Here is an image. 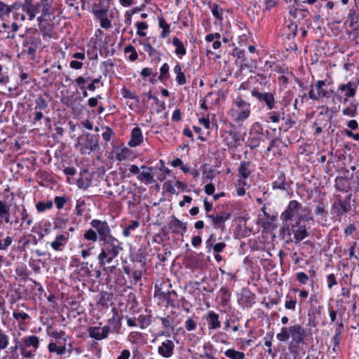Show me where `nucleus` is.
<instances>
[{
    "mask_svg": "<svg viewBox=\"0 0 359 359\" xmlns=\"http://www.w3.org/2000/svg\"><path fill=\"white\" fill-rule=\"evenodd\" d=\"M83 238L95 243L99 239V235L97 230L92 226L91 229L85 231L83 233Z\"/></svg>",
    "mask_w": 359,
    "mask_h": 359,
    "instance_id": "473e14b6",
    "label": "nucleus"
},
{
    "mask_svg": "<svg viewBox=\"0 0 359 359\" xmlns=\"http://www.w3.org/2000/svg\"><path fill=\"white\" fill-rule=\"evenodd\" d=\"M224 355L230 359H244L245 353L241 351H236L234 348H229L224 351Z\"/></svg>",
    "mask_w": 359,
    "mask_h": 359,
    "instance_id": "2f4dec72",
    "label": "nucleus"
},
{
    "mask_svg": "<svg viewBox=\"0 0 359 359\" xmlns=\"http://www.w3.org/2000/svg\"><path fill=\"white\" fill-rule=\"evenodd\" d=\"M215 190V186L213 184L210 183L205 186L204 191L208 195H212L214 194Z\"/></svg>",
    "mask_w": 359,
    "mask_h": 359,
    "instance_id": "774afa93",
    "label": "nucleus"
},
{
    "mask_svg": "<svg viewBox=\"0 0 359 359\" xmlns=\"http://www.w3.org/2000/svg\"><path fill=\"white\" fill-rule=\"evenodd\" d=\"M250 165V162L246 161H241L240 163L238 172L244 180L247 179L251 174Z\"/></svg>",
    "mask_w": 359,
    "mask_h": 359,
    "instance_id": "c756f323",
    "label": "nucleus"
},
{
    "mask_svg": "<svg viewBox=\"0 0 359 359\" xmlns=\"http://www.w3.org/2000/svg\"><path fill=\"white\" fill-rule=\"evenodd\" d=\"M263 133H264L263 127L260 123L255 122L252 125L251 128L250 130V136H252V135L259 136V135H262Z\"/></svg>",
    "mask_w": 359,
    "mask_h": 359,
    "instance_id": "ea45409f",
    "label": "nucleus"
},
{
    "mask_svg": "<svg viewBox=\"0 0 359 359\" xmlns=\"http://www.w3.org/2000/svg\"><path fill=\"white\" fill-rule=\"evenodd\" d=\"M0 218L6 223H10V207L4 201H0Z\"/></svg>",
    "mask_w": 359,
    "mask_h": 359,
    "instance_id": "bb28decb",
    "label": "nucleus"
},
{
    "mask_svg": "<svg viewBox=\"0 0 359 359\" xmlns=\"http://www.w3.org/2000/svg\"><path fill=\"white\" fill-rule=\"evenodd\" d=\"M129 154V150L128 148H123L118 149L116 152V159L118 161H125Z\"/></svg>",
    "mask_w": 359,
    "mask_h": 359,
    "instance_id": "37998d69",
    "label": "nucleus"
},
{
    "mask_svg": "<svg viewBox=\"0 0 359 359\" xmlns=\"http://www.w3.org/2000/svg\"><path fill=\"white\" fill-rule=\"evenodd\" d=\"M90 226L95 229L99 235L101 252L97 256L99 266L107 273L114 272L115 266H107L123 250L122 243L111 234V229L106 221L93 219Z\"/></svg>",
    "mask_w": 359,
    "mask_h": 359,
    "instance_id": "f257e3e1",
    "label": "nucleus"
},
{
    "mask_svg": "<svg viewBox=\"0 0 359 359\" xmlns=\"http://www.w3.org/2000/svg\"><path fill=\"white\" fill-rule=\"evenodd\" d=\"M13 316L16 320L21 319L22 320H25L29 318V315L25 312H14Z\"/></svg>",
    "mask_w": 359,
    "mask_h": 359,
    "instance_id": "69168bd1",
    "label": "nucleus"
},
{
    "mask_svg": "<svg viewBox=\"0 0 359 359\" xmlns=\"http://www.w3.org/2000/svg\"><path fill=\"white\" fill-rule=\"evenodd\" d=\"M210 220L214 229L226 231L225 223L231 219V213L227 211L215 212L211 215H205Z\"/></svg>",
    "mask_w": 359,
    "mask_h": 359,
    "instance_id": "1a4fd4ad",
    "label": "nucleus"
},
{
    "mask_svg": "<svg viewBox=\"0 0 359 359\" xmlns=\"http://www.w3.org/2000/svg\"><path fill=\"white\" fill-rule=\"evenodd\" d=\"M301 208V204L297 201H291L287 206L285 210L281 214L280 218L284 222L287 224L288 221L292 220L294 217H299V210Z\"/></svg>",
    "mask_w": 359,
    "mask_h": 359,
    "instance_id": "9d476101",
    "label": "nucleus"
},
{
    "mask_svg": "<svg viewBox=\"0 0 359 359\" xmlns=\"http://www.w3.org/2000/svg\"><path fill=\"white\" fill-rule=\"evenodd\" d=\"M53 0H25L22 4V11L32 20L39 13L43 15H50Z\"/></svg>",
    "mask_w": 359,
    "mask_h": 359,
    "instance_id": "7ed1b4c3",
    "label": "nucleus"
},
{
    "mask_svg": "<svg viewBox=\"0 0 359 359\" xmlns=\"http://www.w3.org/2000/svg\"><path fill=\"white\" fill-rule=\"evenodd\" d=\"M143 142V135L140 128L135 127L131 131L128 145L131 147L139 146Z\"/></svg>",
    "mask_w": 359,
    "mask_h": 359,
    "instance_id": "a211bd4d",
    "label": "nucleus"
},
{
    "mask_svg": "<svg viewBox=\"0 0 359 359\" xmlns=\"http://www.w3.org/2000/svg\"><path fill=\"white\" fill-rule=\"evenodd\" d=\"M48 351L50 353H56L57 355H64L66 353V347L65 346H57L55 343L51 342L48 346Z\"/></svg>",
    "mask_w": 359,
    "mask_h": 359,
    "instance_id": "4c0bfd02",
    "label": "nucleus"
},
{
    "mask_svg": "<svg viewBox=\"0 0 359 359\" xmlns=\"http://www.w3.org/2000/svg\"><path fill=\"white\" fill-rule=\"evenodd\" d=\"M142 169H147L148 172H142L139 173L137 175V179L140 181H145L148 184H152L154 182V177L150 173V171L152 170L151 168H148L144 165L141 167Z\"/></svg>",
    "mask_w": 359,
    "mask_h": 359,
    "instance_id": "cd10ccee",
    "label": "nucleus"
},
{
    "mask_svg": "<svg viewBox=\"0 0 359 359\" xmlns=\"http://www.w3.org/2000/svg\"><path fill=\"white\" fill-rule=\"evenodd\" d=\"M53 202L48 201L46 202H39L36 204V208L39 212H44L46 210H50L53 208Z\"/></svg>",
    "mask_w": 359,
    "mask_h": 359,
    "instance_id": "a19ab883",
    "label": "nucleus"
},
{
    "mask_svg": "<svg viewBox=\"0 0 359 359\" xmlns=\"http://www.w3.org/2000/svg\"><path fill=\"white\" fill-rule=\"evenodd\" d=\"M359 103L355 101H351L348 106L343 109L342 114L349 117H355L358 114Z\"/></svg>",
    "mask_w": 359,
    "mask_h": 359,
    "instance_id": "393cba45",
    "label": "nucleus"
},
{
    "mask_svg": "<svg viewBox=\"0 0 359 359\" xmlns=\"http://www.w3.org/2000/svg\"><path fill=\"white\" fill-rule=\"evenodd\" d=\"M142 47L143 50L149 54V56H152L154 53H158V52L155 50L150 43L144 42L140 43Z\"/></svg>",
    "mask_w": 359,
    "mask_h": 359,
    "instance_id": "09e8293b",
    "label": "nucleus"
},
{
    "mask_svg": "<svg viewBox=\"0 0 359 359\" xmlns=\"http://www.w3.org/2000/svg\"><path fill=\"white\" fill-rule=\"evenodd\" d=\"M114 135V133L113 130L109 126L104 128V131L102 134L103 140L106 142H109Z\"/></svg>",
    "mask_w": 359,
    "mask_h": 359,
    "instance_id": "3c124183",
    "label": "nucleus"
},
{
    "mask_svg": "<svg viewBox=\"0 0 359 359\" xmlns=\"http://www.w3.org/2000/svg\"><path fill=\"white\" fill-rule=\"evenodd\" d=\"M250 103L244 100L241 96L236 97L229 115L232 118L234 122L240 123L247 120L251 113Z\"/></svg>",
    "mask_w": 359,
    "mask_h": 359,
    "instance_id": "423d86ee",
    "label": "nucleus"
},
{
    "mask_svg": "<svg viewBox=\"0 0 359 359\" xmlns=\"http://www.w3.org/2000/svg\"><path fill=\"white\" fill-rule=\"evenodd\" d=\"M197 322L193 318H189L185 322V327L188 331L194 330L196 328Z\"/></svg>",
    "mask_w": 359,
    "mask_h": 359,
    "instance_id": "13d9d810",
    "label": "nucleus"
},
{
    "mask_svg": "<svg viewBox=\"0 0 359 359\" xmlns=\"http://www.w3.org/2000/svg\"><path fill=\"white\" fill-rule=\"evenodd\" d=\"M174 348V342L170 339H166L158 346V353L162 357L168 358L173 355Z\"/></svg>",
    "mask_w": 359,
    "mask_h": 359,
    "instance_id": "4468645a",
    "label": "nucleus"
},
{
    "mask_svg": "<svg viewBox=\"0 0 359 359\" xmlns=\"http://www.w3.org/2000/svg\"><path fill=\"white\" fill-rule=\"evenodd\" d=\"M349 198L350 196L348 197V200H345L344 201H335L332 205V214L340 217L342 215L348 212L351 209Z\"/></svg>",
    "mask_w": 359,
    "mask_h": 359,
    "instance_id": "f8f14e48",
    "label": "nucleus"
},
{
    "mask_svg": "<svg viewBox=\"0 0 359 359\" xmlns=\"http://www.w3.org/2000/svg\"><path fill=\"white\" fill-rule=\"evenodd\" d=\"M121 95L126 99L135 100L136 102L139 101L138 97L135 93L126 88H123L121 90Z\"/></svg>",
    "mask_w": 359,
    "mask_h": 359,
    "instance_id": "a18cd8bd",
    "label": "nucleus"
},
{
    "mask_svg": "<svg viewBox=\"0 0 359 359\" xmlns=\"http://www.w3.org/2000/svg\"><path fill=\"white\" fill-rule=\"evenodd\" d=\"M160 319L164 328L168 330L172 329L173 319L171 318L169 316L160 318Z\"/></svg>",
    "mask_w": 359,
    "mask_h": 359,
    "instance_id": "49530a36",
    "label": "nucleus"
},
{
    "mask_svg": "<svg viewBox=\"0 0 359 359\" xmlns=\"http://www.w3.org/2000/svg\"><path fill=\"white\" fill-rule=\"evenodd\" d=\"M314 212L316 215H320L323 218L325 217L327 215V211L325 210L323 203H320L316 207Z\"/></svg>",
    "mask_w": 359,
    "mask_h": 359,
    "instance_id": "603ef678",
    "label": "nucleus"
},
{
    "mask_svg": "<svg viewBox=\"0 0 359 359\" xmlns=\"http://www.w3.org/2000/svg\"><path fill=\"white\" fill-rule=\"evenodd\" d=\"M306 336V330L301 325L294 324L283 327L280 332L276 334V338L281 342H285L291 339V343L297 346L304 342Z\"/></svg>",
    "mask_w": 359,
    "mask_h": 359,
    "instance_id": "20e7f679",
    "label": "nucleus"
},
{
    "mask_svg": "<svg viewBox=\"0 0 359 359\" xmlns=\"http://www.w3.org/2000/svg\"><path fill=\"white\" fill-rule=\"evenodd\" d=\"M238 301L240 304L247 306L255 303V297L250 290H243L241 298Z\"/></svg>",
    "mask_w": 359,
    "mask_h": 359,
    "instance_id": "5701e85b",
    "label": "nucleus"
},
{
    "mask_svg": "<svg viewBox=\"0 0 359 359\" xmlns=\"http://www.w3.org/2000/svg\"><path fill=\"white\" fill-rule=\"evenodd\" d=\"M69 241L68 233L57 235L55 240L50 243V246L55 251H62Z\"/></svg>",
    "mask_w": 359,
    "mask_h": 359,
    "instance_id": "f3484780",
    "label": "nucleus"
},
{
    "mask_svg": "<svg viewBox=\"0 0 359 359\" xmlns=\"http://www.w3.org/2000/svg\"><path fill=\"white\" fill-rule=\"evenodd\" d=\"M112 300V294L107 292H101L99 294L98 300L96 302L97 307L99 309H106L109 307V304Z\"/></svg>",
    "mask_w": 359,
    "mask_h": 359,
    "instance_id": "6ab92c4d",
    "label": "nucleus"
},
{
    "mask_svg": "<svg viewBox=\"0 0 359 359\" xmlns=\"http://www.w3.org/2000/svg\"><path fill=\"white\" fill-rule=\"evenodd\" d=\"M230 137V139H226V145L229 147H236L237 144L241 141V135L239 133L229 130L226 132Z\"/></svg>",
    "mask_w": 359,
    "mask_h": 359,
    "instance_id": "b1692460",
    "label": "nucleus"
},
{
    "mask_svg": "<svg viewBox=\"0 0 359 359\" xmlns=\"http://www.w3.org/2000/svg\"><path fill=\"white\" fill-rule=\"evenodd\" d=\"M251 95L252 97L257 98L259 102H264L268 109L271 110L275 108L276 100L273 93L259 92L254 89L251 91Z\"/></svg>",
    "mask_w": 359,
    "mask_h": 359,
    "instance_id": "9b49d317",
    "label": "nucleus"
},
{
    "mask_svg": "<svg viewBox=\"0 0 359 359\" xmlns=\"http://www.w3.org/2000/svg\"><path fill=\"white\" fill-rule=\"evenodd\" d=\"M107 322L108 324L104 327H89L88 329L89 337L95 340L101 341L107 339L110 332H114L118 334L121 328V319H117L114 315Z\"/></svg>",
    "mask_w": 359,
    "mask_h": 359,
    "instance_id": "f03ea898",
    "label": "nucleus"
},
{
    "mask_svg": "<svg viewBox=\"0 0 359 359\" xmlns=\"http://www.w3.org/2000/svg\"><path fill=\"white\" fill-rule=\"evenodd\" d=\"M9 344V337L0 329V349L4 350L6 348Z\"/></svg>",
    "mask_w": 359,
    "mask_h": 359,
    "instance_id": "79ce46f5",
    "label": "nucleus"
},
{
    "mask_svg": "<svg viewBox=\"0 0 359 359\" xmlns=\"http://www.w3.org/2000/svg\"><path fill=\"white\" fill-rule=\"evenodd\" d=\"M37 43L38 40L34 38H30L29 40L24 41L22 43L23 52L34 57L36 50Z\"/></svg>",
    "mask_w": 359,
    "mask_h": 359,
    "instance_id": "aec40b11",
    "label": "nucleus"
},
{
    "mask_svg": "<svg viewBox=\"0 0 359 359\" xmlns=\"http://www.w3.org/2000/svg\"><path fill=\"white\" fill-rule=\"evenodd\" d=\"M169 72V65L167 63H164L160 69V76H158L159 80L165 79Z\"/></svg>",
    "mask_w": 359,
    "mask_h": 359,
    "instance_id": "5fc2aeb1",
    "label": "nucleus"
},
{
    "mask_svg": "<svg viewBox=\"0 0 359 359\" xmlns=\"http://www.w3.org/2000/svg\"><path fill=\"white\" fill-rule=\"evenodd\" d=\"M212 13L215 18L218 19L222 18V9L218 5H213L212 8Z\"/></svg>",
    "mask_w": 359,
    "mask_h": 359,
    "instance_id": "bf43d9fd",
    "label": "nucleus"
},
{
    "mask_svg": "<svg viewBox=\"0 0 359 359\" xmlns=\"http://www.w3.org/2000/svg\"><path fill=\"white\" fill-rule=\"evenodd\" d=\"M79 143L81 145L82 154H90L99 148V135L87 133L79 137Z\"/></svg>",
    "mask_w": 359,
    "mask_h": 359,
    "instance_id": "6e6552de",
    "label": "nucleus"
},
{
    "mask_svg": "<svg viewBox=\"0 0 359 359\" xmlns=\"http://www.w3.org/2000/svg\"><path fill=\"white\" fill-rule=\"evenodd\" d=\"M327 86V81L326 80H318L314 85V87L316 88L317 90V94L319 96L320 99L323 97H330V93L327 90L325 87Z\"/></svg>",
    "mask_w": 359,
    "mask_h": 359,
    "instance_id": "4be33fe9",
    "label": "nucleus"
},
{
    "mask_svg": "<svg viewBox=\"0 0 359 359\" xmlns=\"http://www.w3.org/2000/svg\"><path fill=\"white\" fill-rule=\"evenodd\" d=\"M159 27L163 29L161 36L162 38H166L170 32V27L167 23L164 18H161L159 19Z\"/></svg>",
    "mask_w": 359,
    "mask_h": 359,
    "instance_id": "58836bf2",
    "label": "nucleus"
},
{
    "mask_svg": "<svg viewBox=\"0 0 359 359\" xmlns=\"http://www.w3.org/2000/svg\"><path fill=\"white\" fill-rule=\"evenodd\" d=\"M187 223H184L175 217H172L169 223V228L175 234L183 235L187 231Z\"/></svg>",
    "mask_w": 359,
    "mask_h": 359,
    "instance_id": "2eb2a0df",
    "label": "nucleus"
},
{
    "mask_svg": "<svg viewBox=\"0 0 359 359\" xmlns=\"http://www.w3.org/2000/svg\"><path fill=\"white\" fill-rule=\"evenodd\" d=\"M67 198L65 196H56L54 203L58 209H62L66 203Z\"/></svg>",
    "mask_w": 359,
    "mask_h": 359,
    "instance_id": "6e6d98bb",
    "label": "nucleus"
},
{
    "mask_svg": "<svg viewBox=\"0 0 359 359\" xmlns=\"http://www.w3.org/2000/svg\"><path fill=\"white\" fill-rule=\"evenodd\" d=\"M151 316L150 315L140 314L137 320L142 330L145 329L151 324Z\"/></svg>",
    "mask_w": 359,
    "mask_h": 359,
    "instance_id": "f704fd0d",
    "label": "nucleus"
},
{
    "mask_svg": "<svg viewBox=\"0 0 359 359\" xmlns=\"http://www.w3.org/2000/svg\"><path fill=\"white\" fill-rule=\"evenodd\" d=\"M35 103H36V105L34 107L35 109L43 110V109H45L48 107V103H47L46 100L41 96H39L35 100Z\"/></svg>",
    "mask_w": 359,
    "mask_h": 359,
    "instance_id": "c03bdc74",
    "label": "nucleus"
},
{
    "mask_svg": "<svg viewBox=\"0 0 359 359\" xmlns=\"http://www.w3.org/2000/svg\"><path fill=\"white\" fill-rule=\"evenodd\" d=\"M108 11V7L101 8L99 9H93V12L95 16L100 20L107 16Z\"/></svg>",
    "mask_w": 359,
    "mask_h": 359,
    "instance_id": "de8ad7c7",
    "label": "nucleus"
},
{
    "mask_svg": "<svg viewBox=\"0 0 359 359\" xmlns=\"http://www.w3.org/2000/svg\"><path fill=\"white\" fill-rule=\"evenodd\" d=\"M297 280L302 284L305 285L309 281V276L304 272H299L296 274Z\"/></svg>",
    "mask_w": 359,
    "mask_h": 359,
    "instance_id": "052dcab7",
    "label": "nucleus"
},
{
    "mask_svg": "<svg viewBox=\"0 0 359 359\" xmlns=\"http://www.w3.org/2000/svg\"><path fill=\"white\" fill-rule=\"evenodd\" d=\"M347 180L343 177H337L335 179V188L339 191H347Z\"/></svg>",
    "mask_w": 359,
    "mask_h": 359,
    "instance_id": "c9c22d12",
    "label": "nucleus"
},
{
    "mask_svg": "<svg viewBox=\"0 0 359 359\" xmlns=\"http://www.w3.org/2000/svg\"><path fill=\"white\" fill-rule=\"evenodd\" d=\"M140 224V222L137 220L130 221V224L123 230L122 235L126 238L129 237L131 234V231L138 228Z\"/></svg>",
    "mask_w": 359,
    "mask_h": 359,
    "instance_id": "72a5a7b5",
    "label": "nucleus"
},
{
    "mask_svg": "<svg viewBox=\"0 0 359 359\" xmlns=\"http://www.w3.org/2000/svg\"><path fill=\"white\" fill-rule=\"evenodd\" d=\"M178 302L180 304H181L184 311H186L187 312L189 311V309L188 307L189 305V302L184 297H182L180 299H179Z\"/></svg>",
    "mask_w": 359,
    "mask_h": 359,
    "instance_id": "338daca9",
    "label": "nucleus"
},
{
    "mask_svg": "<svg viewBox=\"0 0 359 359\" xmlns=\"http://www.w3.org/2000/svg\"><path fill=\"white\" fill-rule=\"evenodd\" d=\"M281 233L286 243L292 242V234L294 235L295 243H299L309 236L306 226L302 222V216L297 218L294 224L290 226L284 224L281 229Z\"/></svg>",
    "mask_w": 359,
    "mask_h": 359,
    "instance_id": "39448f33",
    "label": "nucleus"
},
{
    "mask_svg": "<svg viewBox=\"0 0 359 359\" xmlns=\"http://www.w3.org/2000/svg\"><path fill=\"white\" fill-rule=\"evenodd\" d=\"M226 245V243L224 242L217 243L212 246V250L215 252L219 253L224 250Z\"/></svg>",
    "mask_w": 359,
    "mask_h": 359,
    "instance_id": "680f3d73",
    "label": "nucleus"
},
{
    "mask_svg": "<svg viewBox=\"0 0 359 359\" xmlns=\"http://www.w3.org/2000/svg\"><path fill=\"white\" fill-rule=\"evenodd\" d=\"M85 205V201L83 198H79L76 202L75 214L78 216L83 215V207Z\"/></svg>",
    "mask_w": 359,
    "mask_h": 359,
    "instance_id": "8fccbe9b",
    "label": "nucleus"
},
{
    "mask_svg": "<svg viewBox=\"0 0 359 359\" xmlns=\"http://www.w3.org/2000/svg\"><path fill=\"white\" fill-rule=\"evenodd\" d=\"M207 320L210 329L215 330L221 326L219 315L214 311L208 313Z\"/></svg>",
    "mask_w": 359,
    "mask_h": 359,
    "instance_id": "a878e982",
    "label": "nucleus"
},
{
    "mask_svg": "<svg viewBox=\"0 0 359 359\" xmlns=\"http://www.w3.org/2000/svg\"><path fill=\"white\" fill-rule=\"evenodd\" d=\"M20 353L26 358H32L34 352L39 346V339L35 335H31L22 338Z\"/></svg>",
    "mask_w": 359,
    "mask_h": 359,
    "instance_id": "0eeeda50",
    "label": "nucleus"
},
{
    "mask_svg": "<svg viewBox=\"0 0 359 359\" xmlns=\"http://www.w3.org/2000/svg\"><path fill=\"white\" fill-rule=\"evenodd\" d=\"M68 218L63 215L57 216L53 222L55 229H63L68 223Z\"/></svg>",
    "mask_w": 359,
    "mask_h": 359,
    "instance_id": "e433bc0d",
    "label": "nucleus"
},
{
    "mask_svg": "<svg viewBox=\"0 0 359 359\" xmlns=\"http://www.w3.org/2000/svg\"><path fill=\"white\" fill-rule=\"evenodd\" d=\"M289 187L290 184L286 182L285 174L283 172L279 173L277 179L273 182V189L287 191Z\"/></svg>",
    "mask_w": 359,
    "mask_h": 359,
    "instance_id": "412c9836",
    "label": "nucleus"
},
{
    "mask_svg": "<svg viewBox=\"0 0 359 359\" xmlns=\"http://www.w3.org/2000/svg\"><path fill=\"white\" fill-rule=\"evenodd\" d=\"M297 302L294 300L290 296H286L285 307L289 310H294L296 308Z\"/></svg>",
    "mask_w": 359,
    "mask_h": 359,
    "instance_id": "864d4df0",
    "label": "nucleus"
},
{
    "mask_svg": "<svg viewBox=\"0 0 359 359\" xmlns=\"http://www.w3.org/2000/svg\"><path fill=\"white\" fill-rule=\"evenodd\" d=\"M348 20L350 22L349 26L353 28L354 32H357V34H358V15L355 11H351L348 15Z\"/></svg>",
    "mask_w": 359,
    "mask_h": 359,
    "instance_id": "7c9ffc66",
    "label": "nucleus"
},
{
    "mask_svg": "<svg viewBox=\"0 0 359 359\" xmlns=\"http://www.w3.org/2000/svg\"><path fill=\"white\" fill-rule=\"evenodd\" d=\"M100 27L104 29H109L111 27V20L107 16L100 20Z\"/></svg>",
    "mask_w": 359,
    "mask_h": 359,
    "instance_id": "0e129e2a",
    "label": "nucleus"
},
{
    "mask_svg": "<svg viewBox=\"0 0 359 359\" xmlns=\"http://www.w3.org/2000/svg\"><path fill=\"white\" fill-rule=\"evenodd\" d=\"M358 83L355 82L348 81L346 83L341 84L337 89V93H341V95L346 97H353L356 94Z\"/></svg>",
    "mask_w": 359,
    "mask_h": 359,
    "instance_id": "ddd939ff",
    "label": "nucleus"
},
{
    "mask_svg": "<svg viewBox=\"0 0 359 359\" xmlns=\"http://www.w3.org/2000/svg\"><path fill=\"white\" fill-rule=\"evenodd\" d=\"M172 45L176 48L175 53L177 55H184L187 53V50L183 43L177 37L175 36L172 41Z\"/></svg>",
    "mask_w": 359,
    "mask_h": 359,
    "instance_id": "c85d7f7f",
    "label": "nucleus"
},
{
    "mask_svg": "<svg viewBox=\"0 0 359 359\" xmlns=\"http://www.w3.org/2000/svg\"><path fill=\"white\" fill-rule=\"evenodd\" d=\"M328 288L331 289L332 286L337 284L335 276L333 273L329 274L327 277Z\"/></svg>",
    "mask_w": 359,
    "mask_h": 359,
    "instance_id": "e2e57ef3",
    "label": "nucleus"
},
{
    "mask_svg": "<svg viewBox=\"0 0 359 359\" xmlns=\"http://www.w3.org/2000/svg\"><path fill=\"white\" fill-rule=\"evenodd\" d=\"M162 299L166 301L167 305L172 308H179L180 304L178 302V294L175 290H171L168 292H162L161 293Z\"/></svg>",
    "mask_w": 359,
    "mask_h": 359,
    "instance_id": "dca6fc26",
    "label": "nucleus"
},
{
    "mask_svg": "<svg viewBox=\"0 0 359 359\" xmlns=\"http://www.w3.org/2000/svg\"><path fill=\"white\" fill-rule=\"evenodd\" d=\"M250 147L251 149L257 148L260 144V138L259 136L252 135L249 137Z\"/></svg>",
    "mask_w": 359,
    "mask_h": 359,
    "instance_id": "4d7b16f0",
    "label": "nucleus"
}]
</instances>
